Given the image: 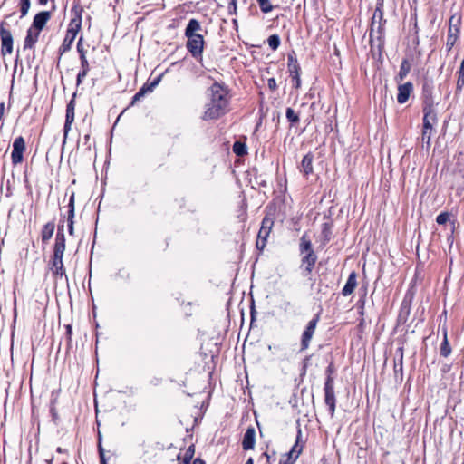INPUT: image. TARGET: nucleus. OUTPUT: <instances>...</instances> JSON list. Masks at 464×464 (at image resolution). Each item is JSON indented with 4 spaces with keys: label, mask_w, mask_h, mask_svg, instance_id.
<instances>
[{
    "label": "nucleus",
    "mask_w": 464,
    "mask_h": 464,
    "mask_svg": "<svg viewBox=\"0 0 464 464\" xmlns=\"http://www.w3.org/2000/svg\"><path fill=\"white\" fill-rule=\"evenodd\" d=\"M60 232L64 233L63 232V224L58 226L57 233H60Z\"/></svg>",
    "instance_id": "obj_53"
},
{
    "label": "nucleus",
    "mask_w": 464,
    "mask_h": 464,
    "mask_svg": "<svg viewBox=\"0 0 464 464\" xmlns=\"http://www.w3.org/2000/svg\"><path fill=\"white\" fill-rule=\"evenodd\" d=\"M310 251H314L312 247V242L308 238L306 234H304L300 239V252L301 255L304 253H310Z\"/></svg>",
    "instance_id": "obj_24"
},
{
    "label": "nucleus",
    "mask_w": 464,
    "mask_h": 464,
    "mask_svg": "<svg viewBox=\"0 0 464 464\" xmlns=\"http://www.w3.org/2000/svg\"><path fill=\"white\" fill-rule=\"evenodd\" d=\"M89 71L87 70H81L77 75V85L81 84L82 82V80L86 77Z\"/></svg>",
    "instance_id": "obj_41"
},
{
    "label": "nucleus",
    "mask_w": 464,
    "mask_h": 464,
    "mask_svg": "<svg viewBox=\"0 0 464 464\" xmlns=\"http://www.w3.org/2000/svg\"><path fill=\"white\" fill-rule=\"evenodd\" d=\"M410 69L411 68L409 63L406 60H403L398 74L400 81L403 80L408 75Z\"/></svg>",
    "instance_id": "obj_28"
},
{
    "label": "nucleus",
    "mask_w": 464,
    "mask_h": 464,
    "mask_svg": "<svg viewBox=\"0 0 464 464\" xmlns=\"http://www.w3.org/2000/svg\"><path fill=\"white\" fill-rule=\"evenodd\" d=\"M193 464H205V462L200 459H196Z\"/></svg>",
    "instance_id": "obj_52"
},
{
    "label": "nucleus",
    "mask_w": 464,
    "mask_h": 464,
    "mask_svg": "<svg viewBox=\"0 0 464 464\" xmlns=\"http://www.w3.org/2000/svg\"><path fill=\"white\" fill-rule=\"evenodd\" d=\"M201 29L199 22L196 19H190L185 29V36L198 35V31Z\"/></svg>",
    "instance_id": "obj_22"
},
{
    "label": "nucleus",
    "mask_w": 464,
    "mask_h": 464,
    "mask_svg": "<svg viewBox=\"0 0 464 464\" xmlns=\"http://www.w3.org/2000/svg\"><path fill=\"white\" fill-rule=\"evenodd\" d=\"M77 51L80 53V56L85 54V51L82 45V39H80V41L77 44Z\"/></svg>",
    "instance_id": "obj_49"
},
{
    "label": "nucleus",
    "mask_w": 464,
    "mask_h": 464,
    "mask_svg": "<svg viewBox=\"0 0 464 464\" xmlns=\"http://www.w3.org/2000/svg\"><path fill=\"white\" fill-rule=\"evenodd\" d=\"M65 251V236L64 233H56L55 242L53 246V255L63 256Z\"/></svg>",
    "instance_id": "obj_18"
},
{
    "label": "nucleus",
    "mask_w": 464,
    "mask_h": 464,
    "mask_svg": "<svg viewBox=\"0 0 464 464\" xmlns=\"http://www.w3.org/2000/svg\"><path fill=\"white\" fill-rule=\"evenodd\" d=\"M356 278H357V274H356V272L353 271L349 275L347 282L342 290V295L343 296H349L350 295H352L353 293L354 289L357 286Z\"/></svg>",
    "instance_id": "obj_17"
},
{
    "label": "nucleus",
    "mask_w": 464,
    "mask_h": 464,
    "mask_svg": "<svg viewBox=\"0 0 464 464\" xmlns=\"http://www.w3.org/2000/svg\"><path fill=\"white\" fill-rule=\"evenodd\" d=\"M139 91H140L145 95L148 92H151L153 90H152V86L144 85Z\"/></svg>",
    "instance_id": "obj_46"
},
{
    "label": "nucleus",
    "mask_w": 464,
    "mask_h": 464,
    "mask_svg": "<svg viewBox=\"0 0 464 464\" xmlns=\"http://www.w3.org/2000/svg\"><path fill=\"white\" fill-rule=\"evenodd\" d=\"M67 222H68V232L70 235H73V230H74V227H73V219H67Z\"/></svg>",
    "instance_id": "obj_48"
},
{
    "label": "nucleus",
    "mask_w": 464,
    "mask_h": 464,
    "mask_svg": "<svg viewBox=\"0 0 464 464\" xmlns=\"http://www.w3.org/2000/svg\"><path fill=\"white\" fill-rule=\"evenodd\" d=\"M256 443V430L253 427H249L242 440V448L244 450H253Z\"/></svg>",
    "instance_id": "obj_14"
},
{
    "label": "nucleus",
    "mask_w": 464,
    "mask_h": 464,
    "mask_svg": "<svg viewBox=\"0 0 464 464\" xmlns=\"http://www.w3.org/2000/svg\"><path fill=\"white\" fill-rule=\"evenodd\" d=\"M423 113L421 140L422 142L426 143L427 147H430L433 124L437 122V113L431 100H426L424 102Z\"/></svg>",
    "instance_id": "obj_2"
},
{
    "label": "nucleus",
    "mask_w": 464,
    "mask_h": 464,
    "mask_svg": "<svg viewBox=\"0 0 464 464\" xmlns=\"http://www.w3.org/2000/svg\"><path fill=\"white\" fill-rule=\"evenodd\" d=\"M267 43L271 49L276 50L280 44V38L277 34L270 35L267 39Z\"/></svg>",
    "instance_id": "obj_35"
},
{
    "label": "nucleus",
    "mask_w": 464,
    "mask_h": 464,
    "mask_svg": "<svg viewBox=\"0 0 464 464\" xmlns=\"http://www.w3.org/2000/svg\"><path fill=\"white\" fill-rule=\"evenodd\" d=\"M145 95L140 92L139 91L137 93H135V95L133 96L132 98V101H131V104H134L136 103L137 102L140 101Z\"/></svg>",
    "instance_id": "obj_43"
},
{
    "label": "nucleus",
    "mask_w": 464,
    "mask_h": 464,
    "mask_svg": "<svg viewBox=\"0 0 464 464\" xmlns=\"http://www.w3.org/2000/svg\"><path fill=\"white\" fill-rule=\"evenodd\" d=\"M319 321V315H316L307 324L305 330L303 333L301 340V350L304 351L309 347L310 341L315 332L317 323Z\"/></svg>",
    "instance_id": "obj_8"
},
{
    "label": "nucleus",
    "mask_w": 464,
    "mask_h": 464,
    "mask_svg": "<svg viewBox=\"0 0 464 464\" xmlns=\"http://www.w3.org/2000/svg\"><path fill=\"white\" fill-rule=\"evenodd\" d=\"M301 436V430H298L295 444L292 447L291 450L287 454V459L285 461H280V464H293L300 453L302 452L303 446L299 444V439Z\"/></svg>",
    "instance_id": "obj_11"
},
{
    "label": "nucleus",
    "mask_w": 464,
    "mask_h": 464,
    "mask_svg": "<svg viewBox=\"0 0 464 464\" xmlns=\"http://www.w3.org/2000/svg\"><path fill=\"white\" fill-rule=\"evenodd\" d=\"M459 69L464 70V59L462 60V62L460 63Z\"/></svg>",
    "instance_id": "obj_57"
},
{
    "label": "nucleus",
    "mask_w": 464,
    "mask_h": 464,
    "mask_svg": "<svg viewBox=\"0 0 464 464\" xmlns=\"http://www.w3.org/2000/svg\"><path fill=\"white\" fill-rule=\"evenodd\" d=\"M40 33L41 32L34 29L32 27L28 28L26 36H25L24 42V50L33 49L34 47L35 44L38 41Z\"/></svg>",
    "instance_id": "obj_15"
},
{
    "label": "nucleus",
    "mask_w": 464,
    "mask_h": 464,
    "mask_svg": "<svg viewBox=\"0 0 464 464\" xmlns=\"http://www.w3.org/2000/svg\"><path fill=\"white\" fill-rule=\"evenodd\" d=\"M21 17L25 16L31 6L30 0H19Z\"/></svg>",
    "instance_id": "obj_33"
},
{
    "label": "nucleus",
    "mask_w": 464,
    "mask_h": 464,
    "mask_svg": "<svg viewBox=\"0 0 464 464\" xmlns=\"http://www.w3.org/2000/svg\"><path fill=\"white\" fill-rule=\"evenodd\" d=\"M5 23L0 24V37H1V53L3 56L13 52V36L9 30L5 28Z\"/></svg>",
    "instance_id": "obj_7"
},
{
    "label": "nucleus",
    "mask_w": 464,
    "mask_h": 464,
    "mask_svg": "<svg viewBox=\"0 0 464 464\" xmlns=\"http://www.w3.org/2000/svg\"><path fill=\"white\" fill-rule=\"evenodd\" d=\"M317 260V256L314 251H310V253H304L302 257V266H304V276H308L311 274L315 263Z\"/></svg>",
    "instance_id": "obj_13"
},
{
    "label": "nucleus",
    "mask_w": 464,
    "mask_h": 464,
    "mask_svg": "<svg viewBox=\"0 0 464 464\" xmlns=\"http://www.w3.org/2000/svg\"><path fill=\"white\" fill-rule=\"evenodd\" d=\"M227 10L229 14H237V0H228Z\"/></svg>",
    "instance_id": "obj_38"
},
{
    "label": "nucleus",
    "mask_w": 464,
    "mask_h": 464,
    "mask_svg": "<svg viewBox=\"0 0 464 464\" xmlns=\"http://www.w3.org/2000/svg\"><path fill=\"white\" fill-rule=\"evenodd\" d=\"M313 160L314 155L312 153H307L302 160L300 171L303 172L305 176L313 173Z\"/></svg>",
    "instance_id": "obj_19"
},
{
    "label": "nucleus",
    "mask_w": 464,
    "mask_h": 464,
    "mask_svg": "<svg viewBox=\"0 0 464 464\" xmlns=\"http://www.w3.org/2000/svg\"><path fill=\"white\" fill-rule=\"evenodd\" d=\"M288 66H289V71H290L291 75L292 76L296 75V71L298 72L299 66L296 63H294V64L289 63Z\"/></svg>",
    "instance_id": "obj_44"
},
{
    "label": "nucleus",
    "mask_w": 464,
    "mask_h": 464,
    "mask_svg": "<svg viewBox=\"0 0 464 464\" xmlns=\"http://www.w3.org/2000/svg\"><path fill=\"white\" fill-rule=\"evenodd\" d=\"M188 38L187 49L194 58L201 56L204 49V39L201 34L186 36Z\"/></svg>",
    "instance_id": "obj_5"
},
{
    "label": "nucleus",
    "mask_w": 464,
    "mask_h": 464,
    "mask_svg": "<svg viewBox=\"0 0 464 464\" xmlns=\"http://www.w3.org/2000/svg\"><path fill=\"white\" fill-rule=\"evenodd\" d=\"M450 217H451V214L445 211V212H441L440 213L437 218H436V222L439 224V225H444L446 224L448 221H452L450 220Z\"/></svg>",
    "instance_id": "obj_32"
},
{
    "label": "nucleus",
    "mask_w": 464,
    "mask_h": 464,
    "mask_svg": "<svg viewBox=\"0 0 464 464\" xmlns=\"http://www.w3.org/2000/svg\"><path fill=\"white\" fill-rule=\"evenodd\" d=\"M55 225L54 222L51 221L46 223L41 231V238L44 244L48 243V241L52 238L54 232Z\"/></svg>",
    "instance_id": "obj_20"
},
{
    "label": "nucleus",
    "mask_w": 464,
    "mask_h": 464,
    "mask_svg": "<svg viewBox=\"0 0 464 464\" xmlns=\"http://www.w3.org/2000/svg\"><path fill=\"white\" fill-rule=\"evenodd\" d=\"M267 85L270 90H273V91L276 90L277 87L276 79L275 78L268 79Z\"/></svg>",
    "instance_id": "obj_45"
},
{
    "label": "nucleus",
    "mask_w": 464,
    "mask_h": 464,
    "mask_svg": "<svg viewBox=\"0 0 464 464\" xmlns=\"http://www.w3.org/2000/svg\"><path fill=\"white\" fill-rule=\"evenodd\" d=\"M461 16L458 14H454L450 16L449 21V30H454L460 32Z\"/></svg>",
    "instance_id": "obj_25"
},
{
    "label": "nucleus",
    "mask_w": 464,
    "mask_h": 464,
    "mask_svg": "<svg viewBox=\"0 0 464 464\" xmlns=\"http://www.w3.org/2000/svg\"><path fill=\"white\" fill-rule=\"evenodd\" d=\"M377 18H379L380 21L382 19V12L381 8H379V7L376 8V10L374 12V14H373V17H372V30H373L375 20Z\"/></svg>",
    "instance_id": "obj_39"
},
{
    "label": "nucleus",
    "mask_w": 464,
    "mask_h": 464,
    "mask_svg": "<svg viewBox=\"0 0 464 464\" xmlns=\"http://www.w3.org/2000/svg\"><path fill=\"white\" fill-rule=\"evenodd\" d=\"M293 78L296 80V88L300 86L299 72L296 71V75H293Z\"/></svg>",
    "instance_id": "obj_50"
},
{
    "label": "nucleus",
    "mask_w": 464,
    "mask_h": 464,
    "mask_svg": "<svg viewBox=\"0 0 464 464\" xmlns=\"http://www.w3.org/2000/svg\"><path fill=\"white\" fill-rule=\"evenodd\" d=\"M274 221L271 218L265 217L262 220L261 227L259 229L256 240V247L263 249L266 246L267 237L271 232Z\"/></svg>",
    "instance_id": "obj_4"
},
{
    "label": "nucleus",
    "mask_w": 464,
    "mask_h": 464,
    "mask_svg": "<svg viewBox=\"0 0 464 464\" xmlns=\"http://www.w3.org/2000/svg\"><path fill=\"white\" fill-rule=\"evenodd\" d=\"M63 256L53 255L49 262L50 270L53 276L62 278L64 276L67 279L65 268L63 261Z\"/></svg>",
    "instance_id": "obj_9"
},
{
    "label": "nucleus",
    "mask_w": 464,
    "mask_h": 464,
    "mask_svg": "<svg viewBox=\"0 0 464 464\" xmlns=\"http://www.w3.org/2000/svg\"><path fill=\"white\" fill-rule=\"evenodd\" d=\"M74 121V102L73 100L70 101V102L66 106V115H65V123L63 127L64 137L67 136L69 130H71V125Z\"/></svg>",
    "instance_id": "obj_16"
},
{
    "label": "nucleus",
    "mask_w": 464,
    "mask_h": 464,
    "mask_svg": "<svg viewBox=\"0 0 464 464\" xmlns=\"http://www.w3.org/2000/svg\"><path fill=\"white\" fill-rule=\"evenodd\" d=\"M17 62H18V56L15 59V64L17 63Z\"/></svg>",
    "instance_id": "obj_59"
},
{
    "label": "nucleus",
    "mask_w": 464,
    "mask_h": 464,
    "mask_svg": "<svg viewBox=\"0 0 464 464\" xmlns=\"http://www.w3.org/2000/svg\"><path fill=\"white\" fill-rule=\"evenodd\" d=\"M464 88V70L459 69L458 71V79L456 84V92H460Z\"/></svg>",
    "instance_id": "obj_30"
},
{
    "label": "nucleus",
    "mask_w": 464,
    "mask_h": 464,
    "mask_svg": "<svg viewBox=\"0 0 464 464\" xmlns=\"http://www.w3.org/2000/svg\"><path fill=\"white\" fill-rule=\"evenodd\" d=\"M4 109H5V104H4V102H2V103H0V121L3 118Z\"/></svg>",
    "instance_id": "obj_51"
},
{
    "label": "nucleus",
    "mask_w": 464,
    "mask_h": 464,
    "mask_svg": "<svg viewBox=\"0 0 464 464\" xmlns=\"http://www.w3.org/2000/svg\"><path fill=\"white\" fill-rule=\"evenodd\" d=\"M327 372H331V367L327 368Z\"/></svg>",
    "instance_id": "obj_58"
},
{
    "label": "nucleus",
    "mask_w": 464,
    "mask_h": 464,
    "mask_svg": "<svg viewBox=\"0 0 464 464\" xmlns=\"http://www.w3.org/2000/svg\"><path fill=\"white\" fill-rule=\"evenodd\" d=\"M51 18V13L48 11H42L38 14H36L34 17L33 24L30 27L41 32L47 22Z\"/></svg>",
    "instance_id": "obj_10"
},
{
    "label": "nucleus",
    "mask_w": 464,
    "mask_h": 464,
    "mask_svg": "<svg viewBox=\"0 0 464 464\" xmlns=\"http://www.w3.org/2000/svg\"><path fill=\"white\" fill-rule=\"evenodd\" d=\"M257 3L261 11L265 14H267L273 10V5L269 0H257Z\"/></svg>",
    "instance_id": "obj_34"
},
{
    "label": "nucleus",
    "mask_w": 464,
    "mask_h": 464,
    "mask_svg": "<svg viewBox=\"0 0 464 464\" xmlns=\"http://www.w3.org/2000/svg\"><path fill=\"white\" fill-rule=\"evenodd\" d=\"M455 224H456V218H453V221H451L452 228L450 234L447 237L446 241L449 245V248L451 249L453 243H454V231H455Z\"/></svg>",
    "instance_id": "obj_37"
},
{
    "label": "nucleus",
    "mask_w": 464,
    "mask_h": 464,
    "mask_svg": "<svg viewBox=\"0 0 464 464\" xmlns=\"http://www.w3.org/2000/svg\"><path fill=\"white\" fill-rule=\"evenodd\" d=\"M159 82H160V78L155 80L150 86H152V89H153L159 83Z\"/></svg>",
    "instance_id": "obj_54"
},
{
    "label": "nucleus",
    "mask_w": 464,
    "mask_h": 464,
    "mask_svg": "<svg viewBox=\"0 0 464 464\" xmlns=\"http://www.w3.org/2000/svg\"><path fill=\"white\" fill-rule=\"evenodd\" d=\"M462 464H464V463H462Z\"/></svg>",
    "instance_id": "obj_60"
},
{
    "label": "nucleus",
    "mask_w": 464,
    "mask_h": 464,
    "mask_svg": "<svg viewBox=\"0 0 464 464\" xmlns=\"http://www.w3.org/2000/svg\"><path fill=\"white\" fill-rule=\"evenodd\" d=\"M139 91H140L145 95L148 92H151L153 90H152V86L144 85Z\"/></svg>",
    "instance_id": "obj_47"
},
{
    "label": "nucleus",
    "mask_w": 464,
    "mask_h": 464,
    "mask_svg": "<svg viewBox=\"0 0 464 464\" xmlns=\"http://www.w3.org/2000/svg\"><path fill=\"white\" fill-rule=\"evenodd\" d=\"M75 36H76V31H74L73 29H69L67 31L65 38L61 46V48L63 49V52H65L71 48V45L75 39Z\"/></svg>",
    "instance_id": "obj_23"
},
{
    "label": "nucleus",
    "mask_w": 464,
    "mask_h": 464,
    "mask_svg": "<svg viewBox=\"0 0 464 464\" xmlns=\"http://www.w3.org/2000/svg\"><path fill=\"white\" fill-rule=\"evenodd\" d=\"M39 4L42 5H45L48 2V0H38Z\"/></svg>",
    "instance_id": "obj_55"
},
{
    "label": "nucleus",
    "mask_w": 464,
    "mask_h": 464,
    "mask_svg": "<svg viewBox=\"0 0 464 464\" xmlns=\"http://www.w3.org/2000/svg\"><path fill=\"white\" fill-rule=\"evenodd\" d=\"M25 150V141L22 136L14 139L13 142V150L11 153L12 163L18 165L23 161V155Z\"/></svg>",
    "instance_id": "obj_6"
},
{
    "label": "nucleus",
    "mask_w": 464,
    "mask_h": 464,
    "mask_svg": "<svg viewBox=\"0 0 464 464\" xmlns=\"http://www.w3.org/2000/svg\"><path fill=\"white\" fill-rule=\"evenodd\" d=\"M195 453V447L194 445L189 446L183 456V464H190V461L194 456Z\"/></svg>",
    "instance_id": "obj_29"
},
{
    "label": "nucleus",
    "mask_w": 464,
    "mask_h": 464,
    "mask_svg": "<svg viewBox=\"0 0 464 464\" xmlns=\"http://www.w3.org/2000/svg\"><path fill=\"white\" fill-rule=\"evenodd\" d=\"M324 402L328 406V411L330 416L333 418L335 412V393H334V378L331 375H328L324 387Z\"/></svg>",
    "instance_id": "obj_3"
},
{
    "label": "nucleus",
    "mask_w": 464,
    "mask_h": 464,
    "mask_svg": "<svg viewBox=\"0 0 464 464\" xmlns=\"http://www.w3.org/2000/svg\"><path fill=\"white\" fill-rule=\"evenodd\" d=\"M440 355L443 357H448L451 353V347L447 338V334H444V339L440 344Z\"/></svg>",
    "instance_id": "obj_26"
},
{
    "label": "nucleus",
    "mask_w": 464,
    "mask_h": 464,
    "mask_svg": "<svg viewBox=\"0 0 464 464\" xmlns=\"http://www.w3.org/2000/svg\"><path fill=\"white\" fill-rule=\"evenodd\" d=\"M74 198H75V194H74V192H72V194L70 196V199H69V204H68L69 210H68L67 219L72 220L74 218Z\"/></svg>",
    "instance_id": "obj_31"
},
{
    "label": "nucleus",
    "mask_w": 464,
    "mask_h": 464,
    "mask_svg": "<svg viewBox=\"0 0 464 464\" xmlns=\"http://www.w3.org/2000/svg\"><path fill=\"white\" fill-rule=\"evenodd\" d=\"M245 464H254L253 459L249 458Z\"/></svg>",
    "instance_id": "obj_56"
},
{
    "label": "nucleus",
    "mask_w": 464,
    "mask_h": 464,
    "mask_svg": "<svg viewBox=\"0 0 464 464\" xmlns=\"http://www.w3.org/2000/svg\"><path fill=\"white\" fill-rule=\"evenodd\" d=\"M286 119L291 123H297L299 121V116L295 112L292 108H287L285 112Z\"/></svg>",
    "instance_id": "obj_36"
},
{
    "label": "nucleus",
    "mask_w": 464,
    "mask_h": 464,
    "mask_svg": "<svg viewBox=\"0 0 464 464\" xmlns=\"http://www.w3.org/2000/svg\"><path fill=\"white\" fill-rule=\"evenodd\" d=\"M413 92V84L410 82H407L403 84L398 86V94H397V102L400 104L405 103L408 100L411 92Z\"/></svg>",
    "instance_id": "obj_12"
},
{
    "label": "nucleus",
    "mask_w": 464,
    "mask_h": 464,
    "mask_svg": "<svg viewBox=\"0 0 464 464\" xmlns=\"http://www.w3.org/2000/svg\"><path fill=\"white\" fill-rule=\"evenodd\" d=\"M233 152L237 155V156H244L247 153V150H246V146L244 142H241L239 140H237L234 144H233Z\"/></svg>",
    "instance_id": "obj_27"
},
{
    "label": "nucleus",
    "mask_w": 464,
    "mask_h": 464,
    "mask_svg": "<svg viewBox=\"0 0 464 464\" xmlns=\"http://www.w3.org/2000/svg\"><path fill=\"white\" fill-rule=\"evenodd\" d=\"M210 101L206 105L204 120H214L224 115L228 110L229 97L227 89L219 82H214L209 88Z\"/></svg>",
    "instance_id": "obj_1"
},
{
    "label": "nucleus",
    "mask_w": 464,
    "mask_h": 464,
    "mask_svg": "<svg viewBox=\"0 0 464 464\" xmlns=\"http://www.w3.org/2000/svg\"><path fill=\"white\" fill-rule=\"evenodd\" d=\"M80 60H81V68H82L81 70L89 71L90 66H89V63L87 61L86 55L85 54L81 55Z\"/></svg>",
    "instance_id": "obj_40"
},
{
    "label": "nucleus",
    "mask_w": 464,
    "mask_h": 464,
    "mask_svg": "<svg viewBox=\"0 0 464 464\" xmlns=\"http://www.w3.org/2000/svg\"><path fill=\"white\" fill-rule=\"evenodd\" d=\"M98 448H99V455H100L101 464H107V461H106V459L104 456V450L102 447L101 442H99Z\"/></svg>",
    "instance_id": "obj_42"
},
{
    "label": "nucleus",
    "mask_w": 464,
    "mask_h": 464,
    "mask_svg": "<svg viewBox=\"0 0 464 464\" xmlns=\"http://www.w3.org/2000/svg\"><path fill=\"white\" fill-rule=\"evenodd\" d=\"M459 31L454 30H448V35H447V41H446V51L447 53H450L453 46L455 45L457 40L459 39Z\"/></svg>",
    "instance_id": "obj_21"
}]
</instances>
